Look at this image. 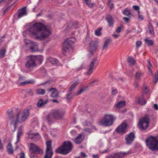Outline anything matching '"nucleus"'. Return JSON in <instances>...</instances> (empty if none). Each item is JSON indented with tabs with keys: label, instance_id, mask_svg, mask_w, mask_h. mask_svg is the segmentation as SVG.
<instances>
[{
	"label": "nucleus",
	"instance_id": "f257e3e1",
	"mask_svg": "<svg viewBox=\"0 0 158 158\" xmlns=\"http://www.w3.org/2000/svg\"><path fill=\"white\" fill-rule=\"evenodd\" d=\"M34 31L30 32V36L40 40H43L51 34L50 27L45 24V22H36L33 25Z\"/></svg>",
	"mask_w": 158,
	"mask_h": 158
},
{
	"label": "nucleus",
	"instance_id": "f03ea898",
	"mask_svg": "<svg viewBox=\"0 0 158 158\" xmlns=\"http://www.w3.org/2000/svg\"><path fill=\"white\" fill-rule=\"evenodd\" d=\"M29 109H26L23 111L19 110L17 113L15 117L11 119V124L13 125L14 127L13 132L15 131L18 123H22L26 120L29 115Z\"/></svg>",
	"mask_w": 158,
	"mask_h": 158
},
{
	"label": "nucleus",
	"instance_id": "7ed1b4c3",
	"mask_svg": "<svg viewBox=\"0 0 158 158\" xmlns=\"http://www.w3.org/2000/svg\"><path fill=\"white\" fill-rule=\"evenodd\" d=\"M116 118V117L114 115L109 113L106 114L98 122V124L105 127L110 126L113 124Z\"/></svg>",
	"mask_w": 158,
	"mask_h": 158
},
{
	"label": "nucleus",
	"instance_id": "20e7f679",
	"mask_svg": "<svg viewBox=\"0 0 158 158\" xmlns=\"http://www.w3.org/2000/svg\"><path fill=\"white\" fill-rule=\"evenodd\" d=\"M147 146L152 151L158 150V138L157 136H150L146 140Z\"/></svg>",
	"mask_w": 158,
	"mask_h": 158
},
{
	"label": "nucleus",
	"instance_id": "39448f33",
	"mask_svg": "<svg viewBox=\"0 0 158 158\" xmlns=\"http://www.w3.org/2000/svg\"><path fill=\"white\" fill-rule=\"evenodd\" d=\"M73 148L71 143L69 141L64 142L63 145L56 150L57 153L65 154L70 152Z\"/></svg>",
	"mask_w": 158,
	"mask_h": 158
},
{
	"label": "nucleus",
	"instance_id": "423d86ee",
	"mask_svg": "<svg viewBox=\"0 0 158 158\" xmlns=\"http://www.w3.org/2000/svg\"><path fill=\"white\" fill-rule=\"evenodd\" d=\"M75 41L74 38L68 39L64 43L63 50L64 51L72 52L73 48V43Z\"/></svg>",
	"mask_w": 158,
	"mask_h": 158
},
{
	"label": "nucleus",
	"instance_id": "0eeeda50",
	"mask_svg": "<svg viewBox=\"0 0 158 158\" xmlns=\"http://www.w3.org/2000/svg\"><path fill=\"white\" fill-rule=\"evenodd\" d=\"M26 8L27 6H24L20 8L18 10L14 15V22L27 15V11Z\"/></svg>",
	"mask_w": 158,
	"mask_h": 158
},
{
	"label": "nucleus",
	"instance_id": "6e6552de",
	"mask_svg": "<svg viewBox=\"0 0 158 158\" xmlns=\"http://www.w3.org/2000/svg\"><path fill=\"white\" fill-rule=\"evenodd\" d=\"M43 60V57L41 55L34 56L30 55V70L31 68L36 66V63L40 64L42 63Z\"/></svg>",
	"mask_w": 158,
	"mask_h": 158
},
{
	"label": "nucleus",
	"instance_id": "1a4fd4ad",
	"mask_svg": "<svg viewBox=\"0 0 158 158\" xmlns=\"http://www.w3.org/2000/svg\"><path fill=\"white\" fill-rule=\"evenodd\" d=\"M43 150L37 145L33 143H30V157H35L37 154H41Z\"/></svg>",
	"mask_w": 158,
	"mask_h": 158
},
{
	"label": "nucleus",
	"instance_id": "9d476101",
	"mask_svg": "<svg viewBox=\"0 0 158 158\" xmlns=\"http://www.w3.org/2000/svg\"><path fill=\"white\" fill-rule=\"evenodd\" d=\"M149 119L147 117L140 119L138 124L139 127L141 130L147 128L148 126Z\"/></svg>",
	"mask_w": 158,
	"mask_h": 158
},
{
	"label": "nucleus",
	"instance_id": "9b49d317",
	"mask_svg": "<svg viewBox=\"0 0 158 158\" xmlns=\"http://www.w3.org/2000/svg\"><path fill=\"white\" fill-rule=\"evenodd\" d=\"M46 154L44 158H52L53 153L52 151L51 142L49 141L46 142Z\"/></svg>",
	"mask_w": 158,
	"mask_h": 158
},
{
	"label": "nucleus",
	"instance_id": "f8f14e48",
	"mask_svg": "<svg viewBox=\"0 0 158 158\" xmlns=\"http://www.w3.org/2000/svg\"><path fill=\"white\" fill-rule=\"evenodd\" d=\"M135 134L133 132H131L126 135L125 141L126 143L128 145L131 144L135 139Z\"/></svg>",
	"mask_w": 158,
	"mask_h": 158
},
{
	"label": "nucleus",
	"instance_id": "ddd939ff",
	"mask_svg": "<svg viewBox=\"0 0 158 158\" xmlns=\"http://www.w3.org/2000/svg\"><path fill=\"white\" fill-rule=\"evenodd\" d=\"M127 127V124L123 123L117 127L116 131L119 134H123L126 132Z\"/></svg>",
	"mask_w": 158,
	"mask_h": 158
},
{
	"label": "nucleus",
	"instance_id": "4468645a",
	"mask_svg": "<svg viewBox=\"0 0 158 158\" xmlns=\"http://www.w3.org/2000/svg\"><path fill=\"white\" fill-rule=\"evenodd\" d=\"M65 111L64 110H55L53 112V115L57 119L61 118L65 114Z\"/></svg>",
	"mask_w": 158,
	"mask_h": 158
},
{
	"label": "nucleus",
	"instance_id": "2eb2a0df",
	"mask_svg": "<svg viewBox=\"0 0 158 158\" xmlns=\"http://www.w3.org/2000/svg\"><path fill=\"white\" fill-rule=\"evenodd\" d=\"M97 65V63L96 59H94L90 63L89 68L86 72V74L88 75L91 74L93 72V69L94 67H96Z\"/></svg>",
	"mask_w": 158,
	"mask_h": 158
},
{
	"label": "nucleus",
	"instance_id": "dca6fc26",
	"mask_svg": "<svg viewBox=\"0 0 158 158\" xmlns=\"http://www.w3.org/2000/svg\"><path fill=\"white\" fill-rule=\"evenodd\" d=\"M132 152L131 150H129L126 152H120L116 153H115L116 158H122L127 155L131 154Z\"/></svg>",
	"mask_w": 158,
	"mask_h": 158
},
{
	"label": "nucleus",
	"instance_id": "f3484780",
	"mask_svg": "<svg viewBox=\"0 0 158 158\" xmlns=\"http://www.w3.org/2000/svg\"><path fill=\"white\" fill-rule=\"evenodd\" d=\"M24 31L23 32V35L27 37L30 35V23H28L23 27Z\"/></svg>",
	"mask_w": 158,
	"mask_h": 158
},
{
	"label": "nucleus",
	"instance_id": "a211bd4d",
	"mask_svg": "<svg viewBox=\"0 0 158 158\" xmlns=\"http://www.w3.org/2000/svg\"><path fill=\"white\" fill-rule=\"evenodd\" d=\"M38 51V47L36 43L30 41V52H36Z\"/></svg>",
	"mask_w": 158,
	"mask_h": 158
},
{
	"label": "nucleus",
	"instance_id": "6ab92c4d",
	"mask_svg": "<svg viewBox=\"0 0 158 158\" xmlns=\"http://www.w3.org/2000/svg\"><path fill=\"white\" fill-rule=\"evenodd\" d=\"M84 136L83 134H79L77 137L74 140L75 143L77 144L80 143L84 139Z\"/></svg>",
	"mask_w": 158,
	"mask_h": 158
},
{
	"label": "nucleus",
	"instance_id": "aec40b11",
	"mask_svg": "<svg viewBox=\"0 0 158 158\" xmlns=\"http://www.w3.org/2000/svg\"><path fill=\"white\" fill-rule=\"evenodd\" d=\"M111 39L110 38L106 39L105 40L102 47V50H106L107 49L111 41Z\"/></svg>",
	"mask_w": 158,
	"mask_h": 158
},
{
	"label": "nucleus",
	"instance_id": "412c9836",
	"mask_svg": "<svg viewBox=\"0 0 158 158\" xmlns=\"http://www.w3.org/2000/svg\"><path fill=\"white\" fill-rule=\"evenodd\" d=\"M22 126L20 127L17 131V141L15 143V144H17L19 142L20 139V137L22 135L23 132L22 131Z\"/></svg>",
	"mask_w": 158,
	"mask_h": 158
},
{
	"label": "nucleus",
	"instance_id": "4be33fe9",
	"mask_svg": "<svg viewBox=\"0 0 158 158\" xmlns=\"http://www.w3.org/2000/svg\"><path fill=\"white\" fill-rule=\"evenodd\" d=\"M126 102L125 101H121L115 104L114 106L115 108L119 109L125 105Z\"/></svg>",
	"mask_w": 158,
	"mask_h": 158
},
{
	"label": "nucleus",
	"instance_id": "5701e85b",
	"mask_svg": "<svg viewBox=\"0 0 158 158\" xmlns=\"http://www.w3.org/2000/svg\"><path fill=\"white\" fill-rule=\"evenodd\" d=\"M49 91L51 93V96L52 98H56L58 95V92L57 89H51Z\"/></svg>",
	"mask_w": 158,
	"mask_h": 158
},
{
	"label": "nucleus",
	"instance_id": "b1692460",
	"mask_svg": "<svg viewBox=\"0 0 158 158\" xmlns=\"http://www.w3.org/2000/svg\"><path fill=\"white\" fill-rule=\"evenodd\" d=\"M91 128L90 129L89 128L84 129L83 130L85 134H89L95 130V127L94 126H91Z\"/></svg>",
	"mask_w": 158,
	"mask_h": 158
},
{
	"label": "nucleus",
	"instance_id": "393cba45",
	"mask_svg": "<svg viewBox=\"0 0 158 158\" xmlns=\"http://www.w3.org/2000/svg\"><path fill=\"white\" fill-rule=\"evenodd\" d=\"M40 138V136L38 133L30 134V139H33L34 140L36 141Z\"/></svg>",
	"mask_w": 158,
	"mask_h": 158
},
{
	"label": "nucleus",
	"instance_id": "a878e982",
	"mask_svg": "<svg viewBox=\"0 0 158 158\" xmlns=\"http://www.w3.org/2000/svg\"><path fill=\"white\" fill-rule=\"evenodd\" d=\"M7 152L9 154H12L13 153V149L11 143H9L7 147Z\"/></svg>",
	"mask_w": 158,
	"mask_h": 158
},
{
	"label": "nucleus",
	"instance_id": "bb28decb",
	"mask_svg": "<svg viewBox=\"0 0 158 158\" xmlns=\"http://www.w3.org/2000/svg\"><path fill=\"white\" fill-rule=\"evenodd\" d=\"M48 60L52 64H55L58 63V60L55 58L49 57L47 58Z\"/></svg>",
	"mask_w": 158,
	"mask_h": 158
},
{
	"label": "nucleus",
	"instance_id": "cd10ccee",
	"mask_svg": "<svg viewBox=\"0 0 158 158\" xmlns=\"http://www.w3.org/2000/svg\"><path fill=\"white\" fill-rule=\"evenodd\" d=\"M106 19L109 26H112L113 24V21L112 17L110 16H108L106 17Z\"/></svg>",
	"mask_w": 158,
	"mask_h": 158
},
{
	"label": "nucleus",
	"instance_id": "c85d7f7f",
	"mask_svg": "<svg viewBox=\"0 0 158 158\" xmlns=\"http://www.w3.org/2000/svg\"><path fill=\"white\" fill-rule=\"evenodd\" d=\"M138 102L139 104L143 105L146 103L145 100L143 96L139 97L138 99Z\"/></svg>",
	"mask_w": 158,
	"mask_h": 158
},
{
	"label": "nucleus",
	"instance_id": "c756f323",
	"mask_svg": "<svg viewBox=\"0 0 158 158\" xmlns=\"http://www.w3.org/2000/svg\"><path fill=\"white\" fill-rule=\"evenodd\" d=\"M6 50L3 49L0 50V59L3 58L6 54Z\"/></svg>",
	"mask_w": 158,
	"mask_h": 158
},
{
	"label": "nucleus",
	"instance_id": "7c9ffc66",
	"mask_svg": "<svg viewBox=\"0 0 158 158\" xmlns=\"http://www.w3.org/2000/svg\"><path fill=\"white\" fill-rule=\"evenodd\" d=\"M148 31L151 34L153 35L154 33L153 27L152 25L149 23L148 25Z\"/></svg>",
	"mask_w": 158,
	"mask_h": 158
},
{
	"label": "nucleus",
	"instance_id": "2f4dec72",
	"mask_svg": "<svg viewBox=\"0 0 158 158\" xmlns=\"http://www.w3.org/2000/svg\"><path fill=\"white\" fill-rule=\"evenodd\" d=\"M47 102V101H45L43 102L42 99H40L37 103V106L38 107H41L43 106Z\"/></svg>",
	"mask_w": 158,
	"mask_h": 158
},
{
	"label": "nucleus",
	"instance_id": "473e14b6",
	"mask_svg": "<svg viewBox=\"0 0 158 158\" xmlns=\"http://www.w3.org/2000/svg\"><path fill=\"white\" fill-rule=\"evenodd\" d=\"M127 61L130 65H133L135 63V60L132 57H129L127 59Z\"/></svg>",
	"mask_w": 158,
	"mask_h": 158
},
{
	"label": "nucleus",
	"instance_id": "72a5a7b5",
	"mask_svg": "<svg viewBox=\"0 0 158 158\" xmlns=\"http://www.w3.org/2000/svg\"><path fill=\"white\" fill-rule=\"evenodd\" d=\"M144 40L146 44L148 46H152L153 44V41L151 40H150L148 39H146Z\"/></svg>",
	"mask_w": 158,
	"mask_h": 158
},
{
	"label": "nucleus",
	"instance_id": "f704fd0d",
	"mask_svg": "<svg viewBox=\"0 0 158 158\" xmlns=\"http://www.w3.org/2000/svg\"><path fill=\"white\" fill-rule=\"evenodd\" d=\"M30 84V80H27L23 81L19 83V85L20 86H24Z\"/></svg>",
	"mask_w": 158,
	"mask_h": 158
},
{
	"label": "nucleus",
	"instance_id": "c9c22d12",
	"mask_svg": "<svg viewBox=\"0 0 158 158\" xmlns=\"http://www.w3.org/2000/svg\"><path fill=\"white\" fill-rule=\"evenodd\" d=\"M36 93L38 94L44 95L45 93V90L42 89H39L36 91Z\"/></svg>",
	"mask_w": 158,
	"mask_h": 158
},
{
	"label": "nucleus",
	"instance_id": "e433bc0d",
	"mask_svg": "<svg viewBox=\"0 0 158 158\" xmlns=\"http://www.w3.org/2000/svg\"><path fill=\"white\" fill-rule=\"evenodd\" d=\"M143 74L141 73L138 72L136 73L135 75V78L139 80L142 76Z\"/></svg>",
	"mask_w": 158,
	"mask_h": 158
},
{
	"label": "nucleus",
	"instance_id": "4c0bfd02",
	"mask_svg": "<svg viewBox=\"0 0 158 158\" xmlns=\"http://www.w3.org/2000/svg\"><path fill=\"white\" fill-rule=\"evenodd\" d=\"M123 14L126 16H129L131 14L130 11L127 9H126L123 11Z\"/></svg>",
	"mask_w": 158,
	"mask_h": 158
},
{
	"label": "nucleus",
	"instance_id": "58836bf2",
	"mask_svg": "<svg viewBox=\"0 0 158 158\" xmlns=\"http://www.w3.org/2000/svg\"><path fill=\"white\" fill-rule=\"evenodd\" d=\"M120 34L114 32L112 35V37L115 39H118L120 36Z\"/></svg>",
	"mask_w": 158,
	"mask_h": 158
},
{
	"label": "nucleus",
	"instance_id": "ea45409f",
	"mask_svg": "<svg viewBox=\"0 0 158 158\" xmlns=\"http://www.w3.org/2000/svg\"><path fill=\"white\" fill-rule=\"evenodd\" d=\"M148 71L149 73H150V74H152V73L151 69L152 68V65L151 64L149 60H148Z\"/></svg>",
	"mask_w": 158,
	"mask_h": 158
},
{
	"label": "nucleus",
	"instance_id": "a19ab883",
	"mask_svg": "<svg viewBox=\"0 0 158 158\" xmlns=\"http://www.w3.org/2000/svg\"><path fill=\"white\" fill-rule=\"evenodd\" d=\"M24 43L25 44V46L26 47L30 48V40L27 39H24Z\"/></svg>",
	"mask_w": 158,
	"mask_h": 158
},
{
	"label": "nucleus",
	"instance_id": "79ce46f5",
	"mask_svg": "<svg viewBox=\"0 0 158 158\" xmlns=\"http://www.w3.org/2000/svg\"><path fill=\"white\" fill-rule=\"evenodd\" d=\"M82 125L85 126L89 127L91 125V123L88 121H86L83 123Z\"/></svg>",
	"mask_w": 158,
	"mask_h": 158
},
{
	"label": "nucleus",
	"instance_id": "37998d69",
	"mask_svg": "<svg viewBox=\"0 0 158 158\" xmlns=\"http://www.w3.org/2000/svg\"><path fill=\"white\" fill-rule=\"evenodd\" d=\"M158 81V71L157 73L155 74L154 78V82L155 83H156Z\"/></svg>",
	"mask_w": 158,
	"mask_h": 158
},
{
	"label": "nucleus",
	"instance_id": "c03bdc74",
	"mask_svg": "<svg viewBox=\"0 0 158 158\" xmlns=\"http://www.w3.org/2000/svg\"><path fill=\"white\" fill-rule=\"evenodd\" d=\"M7 113L9 115V116L10 118V120L12 118H12V115L13 113V111L12 110H8L7 111Z\"/></svg>",
	"mask_w": 158,
	"mask_h": 158
},
{
	"label": "nucleus",
	"instance_id": "a18cd8bd",
	"mask_svg": "<svg viewBox=\"0 0 158 158\" xmlns=\"http://www.w3.org/2000/svg\"><path fill=\"white\" fill-rule=\"evenodd\" d=\"M143 89L144 92L145 93L147 94L149 92V89L148 87L146 85H143Z\"/></svg>",
	"mask_w": 158,
	"mask_h": 158
},
{
	"label": "nucleus",
	"instance_id": "49530a36",
	"mask_svg": "<svg viewBox=\"0 0 158 158\" xmlns=\"http://www.w3.org/2000/svg\"><path fill=\"white\" fill-rule=\"evenodd\" d=\"M122 28V27L121 26H120L117 27L115 31V32L119 34L121 31Z\"/></svg>",
	"mask_w": 158,
	"mask_h": 158
},
{
	"label": "nucleus",
	"instance_id": "de8ad7c7",
	"mask_svg": "<svg viewBox=\"0 0 158 158\" xmlns=\"http://www.w3.org/2000/svg\"><path fill=\"white\" fill-rule=\"evenodd\" d=\"M86 4L89 6H93L94 4H91V1L89 0H84Z\"/></svg>",
	"mask_w": 158,
	"mask_h": 158
},
{
	"label": "nucleus",
	"instance_id": "09e8293b",
	"mask_svg": "<svg viewBox=\"0 0 158 158\" xmlns=\"http://www.w3.org/2000/svg\"><path fill=\"white\" fill-rule=\"evenodd\" d=\"M101 28H99L95 31V35L97 36H99L101 34Z\"/></svg>",
	"mask_w": 158,
	"mask_h": 158
},
{
	"label": "nucleus",
	"instance_id": "8fccbe9b",
	"mask_svg": "<svg viewBox=\"0 0 158 158\" xmlns=\"http://www.w3.org/2000/svg\"><path fill=\"white\" fill-rule=\"evenodd\" d=\"M77 81H75V82L71 86V88H70V90L72 91V90H73L74 88L75 87L76 85L78 84Z\"/></svg>",
	"mask_w": 158,
	"mask_h": 158
},
{
	"label": "nucleus",
	"instance_id": "3c124183",
	"mask_svg": "<svg viewBox=\"0 0 158 158\" xmlns=\"http://www.w3.org/2000/svg\"><path fill=\"white\" fill-rule=\"evenodd\" d=\"M136 48H138L141 45L142 42L139 41H137L136 42Z\"/></svg>",
	"mask_w": 158,
	"mask_h": 158
},
{
	"label": "nucleus",
	"instance_id": "603ef678",
	"mask_svg": "<svg viewBox=\"0 0 158 158\" xmlns=\"http://www.w3.org/2000/svg\"><path fill=\"white\" fill-rule=\"evenodd\" d=\"M133 9L135 10H138V12L139 14L140 11L139 10V7L137 6H133Z\"/></svg>",
	"mask_w": 158,
	"mask_h": 158
},
{
	"label": "nucleus",
	"instance_id": "864d4df0",
	"mask_svg": "<svg viewBox=\"0 0 158 158\" xmlns=\"http://www.w3.org/2000/svg\"><path fill=\"white\" fill-rule=\"evenodd\" d=\"M118 92L116 89H113L112 91L111 94L113 95H116L117 94Z\"/></svg>",
	"mask_w": 158,
	"mask_h": 158
},
{
	"label": "nucleus",
	"instance_id": "5fc2aeb1",
	"mask_svg": "<svg viewBox=\"0 0 158 158\" xmlns=\"http://www.w3.org/2000/svg\"><path fill=\"white\" fill-rule=\"evenodd\" d=\"M106 158H116L115 153L113 154L110 156H109L106 157Z\"/></svg>",
	"mask_w": 158,
	"mask_h": 158
},
{
	"label": "nucleus",
	"instance_id": "6e6d98bb",
	"mask_svg": "<svg viewBox=\"0 0 158 158\" xmlns=\"http://www.w3.org/2000/svg\"><path fill=\"white\" fill-rule=\"evenodd\" d=\"M4 146L1 140L0 139V150H2L3 149Z\"/></svg>",
	"mask_w": 158,
	"mask_h": 158
},
{
	"label": "nucleus",
	"instance_id": "4d7b16f0",
	"mask_svg": "<svg viewBox=\"0 0 158 158\" xmlns=\"http://www.w3.org/2000/svg\"><path fill=\"white\" fill-rule=\"evenodd\" d=\"M153 107V108L155 110H158V105L156 104H154Z\"/></svg>",
	"mask_w": 158,
	"mask_h": 158
},
{
	"label": "nucleus",
	"instance_id": "13d9d810",
	"mask_svg": "<svg viewBox=\"0 0 158 158\" xmlns=\"http://www.w3.org/2000/svg\"><path fill=\"white\" fill-rule=\"evenodd\" d=\"M25 77L23 76H20L19 79V81H22L25 80Z\"/></svg>",
	"mask_w": 158,
	"mask_h": 158
},
{
	"label": "nucleus",
	"instance_id": "bf43d9fd",
	"mask_svg": "<svg viewBox=\"0 0 158 158\" xmlns=\"http://www.w3.org/2000/svg\"><path fill=\"white\" fill-rule=\"evenodd\" d=\"M20 158H25V154L24 152L21 153Z\"/></svg>",
	"mask_w": 158,
	"mask_h": 158
},
{
	"label": "nucleus",
	"instance_id": "052dcab7",
	"mask_svg": "<svg viewBox=\"0 0 158 158\" xmlns=\"http://www.w3.org/2000/svg\"><path fill=\"white\" fill-rule=\"evenodd\" d=\"M26 67L29 68L30 67V60H28L25 64Z\"/></svg>",
	"mask_w": 158,
	"mask_h": 158
},
{
	"label": "nucleus",
	"instance_id": "680f3d73",
	"mask_svg": "<svg viewBox=\"0 0 158 158\" xmlns=\"http://www.w3.org/2000/svg\"><path fill=\"white\" fill-rule=\"evenodd\" d=\"M72 97V96H71V93H69V94H67V97H66V98L69 100V99H70Z\"/></svg>",
	"mask_w": 158,
	"mask_h": 158
},
{
	"label": "nucleus",
	"instance_id": "e2e57ef3",
	"mask_svg": "<svg viewBox=\"0 0 158 158\" xmlns=\"http://www.w3.org/2000/svg\"><path fill=\"white\" fill-rule=\"evenodd\" d=\"M138 19L139 20H142L143 19V16L141 15H139L138 17Z\"/></svg>",
	"mask_w": 158,
	"mask_h": 158
},
{
	"label": "nucleus",
	"instance_id": "0e129e2a",
	"mask_svg": "<svg viewBox=\"0 0 158 158\" xmlns=\"http://www.w3.org/2000/svg\"><path fill=\"white\" fill-rule=\"evenodd\" d=\"M123 19L127 23L129 20V19L127 17H124Z\"/></svg>",
	"mask_w": 158,
	"mask_h": 158
},
{
	"label": "nucleus",
	"instance_id": "69168bd1",
	"mask_svg": "<svg viewBox=\"0 0 158 158\" xmlns=\"http://www.w3.org/2000/svg\"><path fill=\"white\" fill-rule=\"evenodd\" d=\"M84 91V89H81L78 92L77 94H79L81 93Z\"/></svg>",
	"mask_w": 158,
	"mask_h": 158
},
{
	"label": "nucleus",
	"instance_id": "338daca9",
	"mask_svg": "<svg viewBox=\"0 0 158 158\" xmlns=\"http://www.w3.org/2000/svg\"><path fill=\"white\" fill-rule=\"evenodd\" d=\"M93 158H99V156L98 155H93Z\"/></svg>",
	"mask_w": 158,
	"mask_h": 158
},
{
	"label": "nucleus",
	"instance_id": "774afa93",
	"mask_svg": "<svg viewBox=\"0 0 158 158\" xmlns=\"http://www.w3.org/2000/svg\"><path fill=\"white\" fill-rule=\"evenodd\" d=\"M8 9L7 8L6 9L3 11V14H4L8 11Z\"/></svg>",
	"mask_w": 158,
	"mask_h": 158
}]
</instances>
